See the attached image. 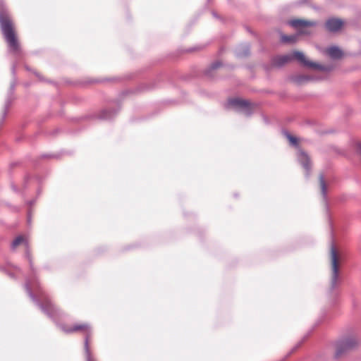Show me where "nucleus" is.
I'll list each match as a JSON object with an SVG mask.
<instances>
[{
    "instance_id": "f257e3e1",
    "label": "nucleus",
    "mask_w": 361,
    "mask_h": 361,
    "mask_svg": "<svg viewBox=\"0 0 361 361\" xmlns=\"http://www.w3.org/2000/svg\"><path fill=\"white\" fill-rule=\"evenodd\" d=\"M0 27L10 50L13 53L19 52L20 46L14 24L8 13L5 11H0Z\"/></svg>"
},
{
    "instance_id": "f03ea898",
    "label": "nucleus",
    "mask_w": 361,
    "mask_h": 361,
    "mask_svg": "<svg viewBox=\"0 0 361 361\" xmlns=\"http://www.w3.org/2000/svg\"><path fill=\"white\" fill-rule=\"evenodd\" d=\"M292 59H295L304 66H307L313 69H317L322 71H330L333 69L332 67L322 66L309 61L306 59L303 53L298 51H293L291 55H284L276 58L274 59V64L279 66H282L289 62Z\"/></svg>"
},
{
    "instance_id": "7ed1b4c3",
    "label": "nucleus",
    "mask_w": 361,
    "mask_h": 361,
    "mask_svg": "<svg viewBox=\"0 0 361 361\" xmlns=\"http://www.w3.org/2000/svg\"><path fill=\"white\" fill-rule=\"evenodd\" d=\"M330 257L331 265V286L332 288H334L338 281V269L341 261V257L336 248L332 247L331 249Z\"/></svg>"
},
{
    "instance_id": "20e7f679",
    "label": "nucleus",
    "mask_w": 361,
    "mask_h": 361,
    "mask_svg": "<svg viewBox=\"0 0 361 361\" xmlns=\"http://www.w3.org/2000/svg\"><path fill=\"white\" fill-rule=\"evenodd\" d=\"M290 25L297 29L300 34H309L310 28L315 25L313 21L305 20L302 19H295L290 21Z\"/></svg>"
},
{
    "instance_id": "39448f33",
    "label": "nucleus",
    "mask_w": 361,
    "mask_h": 361,
    "mask_svg": "<svg viewBox=\"0 0 361 361\" xmlns=\"http://www.w3.org/2000/svg\"><path fill=\"white\" fill-rule=\"evenodd\" d=\"M62 329L66 333L82 332L88 333L90 331V326L86 323H78L71 326H64Z\"/></svg>"
},
{
    "instance_id": "423d86ee",
    "label": "nucleus",
    "mask_w": 361,
    "mask_h": 361,
    "mask_svg": "<svg viewBox=\"0 0 361 361\" xmlns=\"http://www.w3.org/2000/svg\"><path fill=\"white\" fill-rule=\"evenodd\" d=\"M357 345V341L355 338H346L338 346L337 353H341L344 350L352 349Z\"/></svg>"
},
{
    "instance_id": "0eeeda50",
    "label": "nucleus",
    "mask_w": 361,
    "mask_h": 361,
    "mask_svg": "<svg viewBox=\"0 0 361 361\" xmlns=\"http://www.w3.org/2000/svg\"><path fill=\"white\" fill-rule=\"evenodd\" d=\"M343 25V22L337 18H331L326 23V27L331 32H336L340 30Z\"/></svg>"
},
{
    "instance_id": "6e6552de",
    "label": "nucleus",
    "mask_w": 361,
    "mask_h": 361,
    "mask_svg": "<svg viewBox=\"0 0 361 361\" xmlns=\"http://www.w3.org/2000/svg\"><path fill=\"white\" fill-rule=\"evenodd\" d=\"M298 159L302 166L307 171L311 168V161L308 155L302 151H300L298 154Z\"/></svg>"
},
{
    "instance_id": "1a4fd4ad",
    "label": "nucleus",
    "mask_w": 361,
    "mask_h": 361,
    "mask_svg": "<svg viewBox=\"0 0 361 361\" xmlns=\"http://www.w3.org/2000/svg\"><path fill=\"white\" fill-rule=\"evenodd\" d=\"M326 54L333 59H340L343 56L342 51L336 47H331L328 48L326 50Z\"/></svg>"
},
{
    "instance_id": "9d476101",
    "label": "nucleus",
    "mask_w": 361,
    "mask_h": 361,
    "mask_svg": "<svg viewBox=\"0 0 361 361\" xmlns=\"http://www.w3.org/2000/svg\"><path fill=\"white\" fill-rule=\"evenodd\" d=\"M298 35H282L281 41L284 43H294L297 41Z\"/></svg>"
},
{
    "instance_id": "9b49d317",
    "label": "nucleus",
    "mask_w": 361,
    "mask_h": 361,
    "mask_svg": "<svg viewBox=\"0 0 361 361\" xmlns=\"http://www.w3.org/2000/svg\"><path fill=\"white\" fill-rule=\"evenodd\" d=\"M319 186L323 195H325L326 190V185L324 180V178L322 175L319 176Z\"/></svg>"
},
{
    "instance_id": "f8f14e48",
    "label": "nucleus",
    "mask_w": 361,
    "mask_h": 361,
    "mask_svg": "<svg viewBox=\"0 0 361 361\" xmlns=\"http://www.w3.org/2000/svg\"><path fill=\"white\" fill-rule=\"evenodd\" d=\"M24 241L25 238L23 236H18L13 241L12 246L13 248H15L23 243Z\"/></svg>"
},
{
    "instance_id": "ddd939ff",
    "label": "nucleus",
    "mask_w": 361,
    "mask_h": 361,
    "mask_svg": "<svg viewBox=\"0 0 361 361\" xmlns=\"http://www.w3.org/2000/svg\"><path fill=\"white\" fill-rule=\"evenodd\" d=\"M231 103L239 106H246L248 104L247 101L238 99L232 100Z\"/></svg>"
},
{
    "instance_id": "4468645a",
    "label": "nucleus",
    "mask_w": 361,
    "mask_h": 361,
    "mask_svg": "<svg viewBox=\"0 0 361 361\" xmlns=\"http://www.w3.org/2000/svg\"><path fill=\"white\" fill-rule=\"evenodd\" d=\"M85 349L87 353V361H94L90 355L89 353V346H88V337L86 338L85 340Z\"/></svg>"
},
{
    "instance_id": "2eb2a0df",
    "label": "nucleus",
    "mask_w": 361,
    "mask_h": 361,
    "mask_svg": "<svg viewBox=\"0 0 361 361\" xmlns=\"http://www.w3.org/2000/svg\"><path fill=\"white\" fill-rule=\"evenodd\" d=\"M288 139L289 140V142L292 144V145H298V139L297 137L293 136V135H288Z\"/></svg>"
},
{
    "instance_id": "dca6fc26",
    "label": "nucleus",
    "mask_w": 361,
    "mask_h": 361,
    "mask_svg": "<svg viewBox=\"0 0 361 361\" xmlns=\"http://www.w3.org/2000/svg\"><path fill=\"white\" fill-rule=\"evenodd\" d=\"M357 152L360 154L361 156V142L358 143L357 144Z\"/></svg>"
},
{
    "instance_id": "f3484780",
    "label": "nucleus",
    "mask_w": 361,
    "mask_h": 361,
    "mask_svg": "<svg viewBox=\"0 0 361 361\" xmlns=\"http://www.w3.org/2000/svg\"><path fill=\"white\" fill-rule=\"evenodd\" d=\"M248 54V49L246 48L245 50V52L243 54H241V53H238V56H245Z\"/></svg>"
},
{
    "instance_id": "a211bd4d",
    "label": "nucleus",
    "mask_w": 361,
    "mask_h": 361,
    "mask_svg": "<svg viewBox=\"0 0 361 361\" xmlns=\"http://www.w3.org/2000/svg\"><path fill=\"white\" fill-rule=\"evenodd\" d=\"M304 79V80H309V78L307 77H305V76H302L301 78V80H300L298 82H302V80Z\"/></svg>"
},
{
    "instance_id": "6ab92c4d",
    "label": "nucleus",
    "mask_w": 361,
    "mask_h": 361,
    "mask_svg": "<svg viewBox=\"0 0 361 361\" xmlns=\"http://www.w3.org/2000/svg\"><path fill=\"white\" fill-rule=\"evenodd\" d=\"M217 68V66H216V65H215V66H214V68Z\"/></svg>"
}]
</instances>
